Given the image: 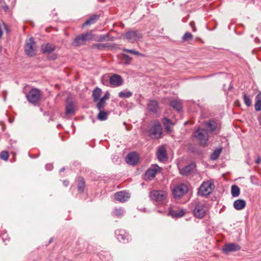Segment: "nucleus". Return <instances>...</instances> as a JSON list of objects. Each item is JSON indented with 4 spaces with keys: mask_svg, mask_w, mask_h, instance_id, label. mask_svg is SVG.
Masks as SVG:
<instances>
[{
    "mask_svg": "<svg viewBox=\"0 0 261 261\" xmlns=\"http://www.w3.org/2000/svg\"><path fill=\"white\" fill-rule=\"evenodd\" d=\"M193 136L199 142L200 145H206L208 140V132L206 129L198 128L194 132Z\"/></svg>",
    "mask_w": 261,
    "mask_h": 261,
    "instance_id": "1",
    "label": "nucleus"
},
{
    "mask_svg": "<svg viewBox=\"0 0 261 261\" xmlns=\"http://www.w3.org/2000/svg\"><path fill=\"white\" fill-rule=\"evenodd\" d=\"M215 185L212 180L203 182L198 189V194L201 196L210 195L214 189Z\"/></svg>",
    "mask_w": 261,
    "mask_h": 261,
    "instance_id": "2",
    "label": "nucleus"
},
{
    "mask_svg": "<svg viewBox=\"0 0 261 261\" xmlns=\"http://www.w3.org/2000/svg\"><path fill=\"white\" fill-rule=\"evenodd\" d=\"M149 136L152 139H159L162 135V128L158 122H154L149 130Z\"/></svg>",
    "mask_w": 261,
    "mask_h": 261,
    "instance_id": "3",
    "label": "nucleus"
},
{
    "mask_svg": "<svg viewBox=\"0 0 261 261\" xmlns=\"http://www.w3.org/2000/svg\"><path fill=\"white\" fill-rule=\"evenodd\" d=\"M24 49L25 54L30 57H33L36 54L37 46L33 38L26 41Z\"/></svg>",
    "mask_w": 261,
    "mask_h": 261,
    "instance_id": "4",
    "label": "nucleus"
},
{
    "mask_svg": "<svg viewBox=\"0 0 261 261\" xmlns=\"http://www.w3.org/2000/svg\"><path fill=\"white\" fill-rule=\"evenodd\" d=\"M28 100L34 105L36 104L40 99L41 92L37 88H32L26 95Z\"/></svg>",
    "mask_w": 261,
    "mask_h": 261,
    "instance_id": "5",
    "label": "nucleus"
},
{
    "mask_svg": "<svg viewBox=\"0 0 261 261\" xmlns=\"http://www.w3.org/2000/svg\"><path fill=\"white\" fill-rule=\"evenodd\" d=\"M55 49V46L50 43L43 44L41 46V50L43 54L47 55L48 59L53 60L57 58V55L53 53Z\"/></svg>",
    "mask_w": 261,
    "mask_h": 261,
    "instance_id": "6",
    "label": "nucleus"
},
{
    "mask_svg": "<svg viewBox=\"0 0 261 261\" xmlns=\"http://www.w3.org/2000/svg\"><path fill=\"white\" fill-rule=\"evenodd\" d=\"M161 168L158 165H152L145 172L144 174V179L146 180H151L155 177L156 174L160 172Z\"/></svg>",
    "mask_w": 261,
    "mask_h": 261,
    "instance_id": "7",
    "label": "nucleus"
},
{
    "mask_svg": "<svg viewBox=\"0 0 261 261\" xmlns=\"http://www.w3.org/2000/svg\"><path fill=\"white\" fill-rule=\"evenodd\" d=\"M205 126L206 130L211 133L217 135L219 133L220 124L217 121L211 120L205 122Z\"/></svg>",
    "mask_w": 261,
    "mask_h": 261,
    "instance_id": "8",
    "label": "nucleus"
},
{
    "mask_svg": "<svg viewBox=\"0 0 261 261\" xmlns=\"http://www.w3.org/2000/svg\"><path fill=\"white\" fill-rule=\"evenodd\" d=\"M207 211V207L206 205L203 203L199 202L196 204L193 213L196 217L201 219L204 216Z\"/></svg>",
    "mask_w": 261,
    "mask_h": 261,
    "instance_id": "9",
    "label": "nucleus"
},
{
    "mask_svg": "<svg viewBox=\"0 0 261 261\" xmlns=\"http://www.w3.org/2000/svg\"><path fill=\"white\" fill-rule=\"evenodd\" d=\"M150 198L158 202H164L167 197V193L165 191H154L150 192Z\"/></svg>",
    "mask_w": 261,
    "mask_h": 261,
    "instance_id": "10",
    "label": "nucleus"
},
{
    "mask_svg": "<svg viewBox=\"0 0 261 261\" xmlns=\"http://www.w3.org/2000/svg\"><path fill=\"white\" fill-rule=\"evenodd\" d=\"M188 186L184 184H180L175 186L172 189V194L175 197H180L188 192Z\"/></svg>",
    "mask_w": 261,
    "mask_h": 261,
    "instance_id": "11",
    "label": "nucleus"
},
{
    "mask_svg": "<svg viewBox=\"0 0 261 261\" xmlns=\"http://www.w3.org/2000/svg\"><path fill=\"white\" fill-rule=\"evenodd\" d=\"M125 36L129 42L135 43L142 38V35L138 31H131L126 32Z\"/></svg>",
    "mask_w": 261,
    "mask_h": 261,
    "instance_id": "12",
    "label": "nucleus"
},
{
    "mask_svg": "<svg viewBox=\"0 0 261 261\" xmlns=\"http://www.w3.org/2000/svg\"><path fill=\"white\" fill-rule=\"evenodd\" d=\"M241 247L239 245L236 243L225 244L223 247L222 250L225 253L227 254L231 252L237 251L240 250Z\"/></svg>",
    "mask_w": 261,
    "mask_h": 261,
    "instance_id": "13",
    "label": "nucleus"
},
{
    "mask_svg": "<svg viewBox=\"0 0 261 261\" xmlns=\"http://www.w3.org/2000/svg\"><path fill=\"white\" fill-rule=\"evenodd\" d=\"M110 83L113 87H118L123 83V80L121 76L114 74L110 77Z\"/></svg>",
    "mask_w": 261,
    "mask_h": 261,
    "instance_id": "14",
    "label": "nucleus"
},
{
    "mask_svg": "<svg viewBox=\"0 0 261 261\" xmlns=\"http://www.w3.org/2000/svg\"><path fill=\"white\" fill-rule=\"evenodd\" d=\"M125 161L128 164L135 165L139 161V156L136 152H130L127 154Z\"/></svg>",
    "mask_w": 261,
    "mask_h": 261,
    "instance_id": "15",
    "label": "nucleus"
},
{
    "mask_svg": "<svg viewBox=\"0 0 261 261\" xmlns=\"http://www.w3.org/2000/svg\"><path fill=\"white\" fill-rule=\"evenodd\" d=\"M115 234L117 237V239L120 242L125 243L128 241L129 236L123 230H117L115 231Z\"/></svg>",
    "mask_w": 261,
    "mask_h": 261,
    "instance_id": "16",
    "label": "nucleus"
},
{
    "mask_svg": "<svg viewBox=\"0 0 261 261\" xmlns=\"http://www.w3.org/2000/svg\"><path fill=\"white\" fill-rule=\"evenodd\" d=\"M129 197V194L125 191H120L115 194V198L117 200L122 202L127 201Z\"/></svg>",
    "mask_w": 261,
    "mask_h": 261,
    "instance_id": "17",
    "label": "nucleus"
},
{
    "mask_svg": "<svg viewBox=\"0 0 261 261\" xmlns=\"http://www.w3.org/2000/svg\"><path fill=\"white\" fill-rule=\"evenodd\" d=\"M156 155L160 161H165L167 159V151L165 147L160 146L158 148L156 152Z\"/></svg>",
    "mask_w": 261,
    "mask_h": 261,
    "instance_id": "18",
    "label": "nucleus"
},
{
    "mask_svg": "<svg viewBox=\"0 0 261 261\" xmlns=\"http://www.w3.org/2000/svg\"><path fill=\"white\" fill-rule=\"evenodd\" d=\"M185 214V211L183 209H177L176 210H170L169 212L172 218H179L182 217Z\"/></svg>",
    "mask_w": 261,
    "mask_h": 261,
    "instance_id": "19",
    "label": "nucleus"
},
{
    "mask_svg": "<svg viewBox=\"0 0 261 261\" xmlns=\"http://www.w3.org/2000/svg\"><path fill=\"white\" fill-rule=\"evenodd\" d=\"M195 165L194 164H190L182 169H180V173L183 175H188L194 168Z\"/></svg>",
    "mask_w": 261,
    "mask_h": 261,
    "instance_id": "20",
    "label": "nucleus"
},
{
    "mask_svg": "<svg viewBox=\"0 0 261 261\" xmlns=\"http://www.w3.org/2000/svg\"><path fill=\"white\" fill-rule=\"evenodd\" d=\"M246 201L243 199H238L233 202V207L237 210H241L246 206Z\"/></svg>",
    "mask_w": 261,
    "mask_h": 261,
    "instance_id": "21",
    "label": "nucleus"
},
{
    "mask_svg": "<svg viewBox=\"0 0 261 261\" xmlns=\"http://www.w3.org/2000/svg\"><path fill=\"white\" fill-rule=\"evenodd\" d=\"M159 108L158 103L154 100H151L148 104V109L153 113L156 112Z\"/></svg>",
    "mask_w": 261,
    "mask_h": 261,
    "instance_id": "22",
    "label": "nucleus"
},
{
    "mask_svg": "<svg viewBox=\"0 0 261 261\" xmlns=\"http://www.w3.org/2000/svg\"><path fill=\"white\" fill-rule=\"evenodd\" d=\"M163 123L165 126V130L168 133L171 132V126L173 125L174 124L170 121V120L168 118H164L163 119Z\"/></svg>",
    "mask_w": 261,
    "mask_h": 261,
    "instance_id": "23",
    "label": "nucleus"
},
{
    "mask_svg": "<svg viewBox=\"0 0 261 261\" xmlns=\"http://www.w3.org/2000/svg\"><path fill=\"white\" fill-rule=\"evenodd\" d=\"M75 112V106L73 102H68L66 106V114H73Z\"/></svg>",
    "mask_w": 261,
    "mask_h": 261,
    "instance_id": "24",
    "label": "nucleus"
},
{
    "mask_svg": "<svg viewBox=\"0 0 261 261\" xmlns=\"http://www.w3.org/2000/svg\"><path fill=\"white\" fill-rule=\"evenodd\" d=\"M170 105L177 111L182 109V103L179 99H174L170 102Z\"/></svg>",
    "mask_w": 261,
    "mask_h": 261,
    "instance_id": "25",
    "label": "nucleus"
},
{
    "mask_svg": "<svg viewBox=\"0 0 261 261\" xmlns=\"http://www.w3.org/2000/svg\"><path fill=\"white\" fill-rule=\"evenodd\" d=\"M101 94V90L99 88L96 87L95 88L92 92V96L93 98V100L94 101H98L99 99H100Z\"/></svg>",
    "mask_w": 261,
    "mask_h": 261,
    "instance_id": "26",
    "label": "nucleus"
},
{
    "mask_svg": "<svg viewBox=\"0 0 261 261\" xmlns=\"http://www.w3.org/2000/svg\"><path fill=\"white\" fill-rule=\"evenodd\" d=\"M98 111L99 112L97 115L98 119L100 121H104L107 120L108 118V113L105 111V110Z\"/></svg>",
    "mask_w": 261,
    "mask_h": 261,
    "instance_id": "27",
    "label": "nucleus"
},
{
    "mask_svg": "<svg viewBox=\"0 0 261 261\" xmlns=\"http://www.w3.org/2000/svg\"><path fill=\"white\" fill-rule=\"evenodd\" d=\"M98 16L97 15H93L90 17L88 19H87L85 23L83 24V27L87 25H90L94 23L96 20L98 19Z\"/></svg>",
    "mask_w": 261,
    "mask_h": 261,
    "instance_id": "28",
    "label": "nucleus"
},
{
    "mask_svg": "<svg viewBox=\"0 0 261 261\" xmlns=\"http://www.w3.org/2000/svg\"><path fill=\"white\" fill-rule=\"evenodd\" d=\"M256 101L255 103V109L257 111L261 110V93H259L256 96Z\"/></svg>",
    "mask_w": 261,
    "mask_h": 261,
    "instance_id": "29",
    "label": "nucleus"
},
{
    "mask_svg": "<svg viewBox=\"0 0 261 261\" xmlns=\"http://www.w3.org/2000/svg\"><path fill=\"white\" fill-rule=\"evenodd\" d=\"M78 186L77 188L80 192H82L84 191L85 188V181L83 178L79 177L78 178Z\"/></svg>",
    "mask_w": 261,
    "mask_h": 261,
    "instance_id": "30",
    "label": "nucleus"
},
{
    "mask_svg": "<svg viewBox=\"0 0 261 261\" xmlns=\"http://www.w3.org/2000/svg\"><path fill=\"white\" fill-rule=\"evenodd\" d=\"M231 194H232V196H233V197L238 196L239 195L240 192L239 188L236 185H233L231 187Z\"/></svg>",
    "mask_w": 261,
    "mask_h": 261,
    "instance_id": "31",
    "label": "nucleus"
},
{
    "mask_svg": "<svg viewBox=\"0 0 261 261\" xmlns=\"http://www.w3.org/2000/svg\"><path fill=\"white\" fill-rule=\"evenodd\" d=\"M84 42L83 41V40L81 38V37L79 35L77 36L75 39L74 40V41L73 42V44L74 46H79L82 45H83L84 44Z\"/></svg>",
    "mask_w": 261,
    "mask_h": 261,
    "instance_id": "32",
    "label": "nucleus"
},
{
    "mask_svg": "<svg viewBox=\"0 0 261 261\" xmlns=\"http://www.w3.org/2000/svg\"><path fill=\"white\" fill-rule=\"evenodd\" d=\"M80 36L83 40L84 43L87 41L91 40L92 39L93 36L92 34L91 33H86L85 34H83Z\"/></svg>",
    "mask_w": 261,
    "mask_h": 261,
    "instance_id": "33",
    "label": "nucleus"
},
{
    "mask_svg": "<svg viewBox=\"0 0 261 261\" xmlns=\"http://www.w3.org/2000/svg\"><path fill=\"white\" fill-rule=\"evenodd\" d=\"M97 101L96 108L98 110H105V106L106 105V101L99 99Z\"/></svg>",
    "mask_w": 261,
    "mask_h": 261,
    "instance_id": "34",
    "label": "nucleus"
},
{
    "mask_svg": "<svg viewBox=\"0 0 261 261\" xmlns=\"http://www.w3.org/2000/svg\"><path fill=\"white\" fill-rule=\"evenodd\" d=\"M221 149H218L214 151L211 156V159L212 160H217L221 152Z\"/></svg>",
    "mask_w": 261,
    "mask_h": 261,
    "instance_id": "35",
    "label": "nucleus"
},
{
    "mask_svg": "<svg viewBox=\"0 0 261 261\" xmlns=\"http://www.w3.org/2000/svg\"><path fill=\"white\" fill-rule=\"evenodd\" d=\"M118 95L121 98H128L132 95V93L130 91L123 92L121 91L119 93Z\"/></svg>",
    "mask_w": 261,
    "mask_h": 261,
    "instance_id": "36",
    "label": "nucleus"
},
{
    "mask_svg": "<svg viewBox=\"0 0 261 261\" xmlns=\"http://www.w3.org/2000/svg\"><path fill=\"white\" fill-rule=\"evenodd\" d=\"M124 213V210L122 208H115L113 211V215L115 216L119 217L122 216Z\"/></svg>",
    "mask_w": 261,
    "mask_h": 261,
    "instance_id": "37",
    "label": "nucleus"
},
{
    "mask_svg": "<svg viewBox=\"0 0 261 261\" xmlns=\"http://www.w3.org/2000/svg\"><path fill=\"white\" fill-rule=\"evenodd\" d=\"M122 50L123 51H126V52H128V53H131V54H132L133 55H135L140 56H144V55L142 54L139 53L138 51L134 50V49H129L124 48V49H123Z\"/></svg>",
    "mask_w": 261,
    "mask_h": 261,
    "instance_id": "38",
    "label": "nucleus"
},
{
    "mask_svg": "<svg viewBox=\"0 0 261 261\" xmlns=\"http://www.w3.org/2000/svg\"><path fill=\"white\" fill-rule=\"evenodd\" d=\"M243 99L244 102L247 106L249 107L251 105L252 102L251 99L245 93L243 94Z\"/></svg>",
    "mask_w": 261,
    "mask_h": 261,
    "instance_id": "39",
    "label": "nucleus"
},
{
    "mask_svg": "<svg viewBox=\"0 0 261 261\" xmlns=\"http://www.w3.org/2000/svg\"><path fill=\"white\" fill-rule=\"evenodd\" d=\"M123 60L126 64H129L132 61V58L126 54H123Z\"/></svg>",
    "mask_w": 261,
    "mask_h": 261,
    "instance_id": "40",
    "label": "nucleus"
},
{
    "mask_svg": "<svg viewBox=\"0 0 261 261\" xmlns=\"http://www.w3.org/2000/svg\"><path fill=\"white\" fill-rule=\"evenodd\" d=\"M96 40L98 41H108L109 40V34H106L104 35H100L98 37Z\"/></svg>",
    "mask_w": 261,
    "mask_h": 261,
    "instance_id": "41",
    "label": "nucleus"
},
{
    "mask_svg": "<svg viewBox=\"0 0 261 261\" xmlns=\"http://www.w3.org/2000/svg\"><path fill=\"white\" fill-rule=\"evenodd\" d=\"M1 158L5 161H7L9 158V154L8 152L3 151L1 153Z\"/></svg>",
    "mask_w": 261,
    "mask_h": 261,
    "instance_id": "42",
    "label": "nucleus"
},
{
    "mask_svg": "<svg viewBox=\"0 0 261 261\" xmlns=\"http://www.w3.org/2000/svg\"><path fill=\"white\" fill-rule=\"evenodd\" d=\"M193 38V35L191 33L187 32L182 37V40L185 41L189 39H191Z\"/></svg>",
    "mask_w": 261,
    "mask_h": 261,
    "instance_id": "43",
    "label": "nucleus"
},
{
    "mask_svg": "<svg viewBox=\"0 0 261 261\" xmlns=\"http://www.w3.org/2000/svg\"><path fill=\"white\" fill-rule=\"evenodd\" d=\"M93 46L98 49H102L105 48L106 47H107V45L105 44H103V43H97V44H94L93 45Z\"/></svg>",
    "mask_w": 261,
    "mask_h": 261,
    "instance_id": "44",
    "label": "nucleus"
},
{
    "mask_svg": "<svg viewBox=\"0 0 261 261\" xmlns=\"http://www.w3.org/2000/svg\"><path fill=\"white\" fill-rule=\"evenodd\" d=\"M109 98H110V94L109 92H107L105 94V95L102 97H101L100 99L106 101V100L109 99Z\"/></svg>",
    "mask_w": 261,
    "mask_h": 261,
    "instance_id": "45",
    "label": "nucleus"
},
{
    "mask_svg": "<svg viewBox=\"0 0 261 261\" xmlns=\"http://www.w3.org/2000/svg\"><path fill=\"white\" fill-rule=\"evenodd\" d=\"M45 168L47 170H51L53 168V166L52 164H47L45 166Z\"/></svg>",
    "mask_w": 261,
    "mask_h": 261,
    "instance_id": "46",
    "label": "nucleus"
},
{
    "mask_svg": "<svg viewBox=\"0 0 261 261\" xmlns=\"http://www.w3.org/2000/svg\"><path fill=\"white\" fill-rule=\"evenodd\" d=\"M194 24V23L193 22H191L190 23V25H191V27L192 28V30L193 31H196V29L195 28H193V25Z\"/></svg>",
    "mask_w": 261,
    "mask_h": 261,
    "instance_id": "47",
    "label": "nucleus"
},
{
    "mask_svg": "<svg viewBox=\"0 0 261 261\" xmlns=\"http://www.w3.org/2000/svg\"><path fill=\"white\" fill-rule=\"evenodd\" d=\"M260 162H261V158L259 156L257 157V159L255 161V163L256 164H259L260 163Z\"/></svg>",
    "mask_w": 261,
    "mask_h": 261,
    "instance_id": "48",
    "label": "nucleus"
},
{
    "mask_svg": "<svg viewBox=\"0 0 261 261\" xmlns=\"http://www.w3.org/2000/svg\"><path fill=\"white\" fill-rule=\"evenodd\" d=\"M68 183H69V182H68V181H67V180H64V181H63V184H64V185L65 186H67L68 185Z\"/></svg>",
    "mask_w": 261,
    "mask_h": 261,
    "instance_id": "49",
    "label": "nucleus"
},
{
    "mask_svg": "<svg viewBox=\"0 0 261 261\" xmlns=\"http://www.w3.org/2000/svg\"><path fill=\"white\" fill-rule=\"evenodd\" d=\"M64 170H65V168H62L60 170V171L61 172H63Z\"/></svg>",
    "mask_w": 261,
    "mask_h": 261,
    "instance_id": "50",
    "label": "nucleus"
},
{
    "mask_svg": "<svg viewBox=\"0 0 261 261\" xmlns=\"http://www.w3.org/2000/svg\"><path fill=\"white\" fill-rule=\"evenodd\" d=\"M2 47L0 45V54L2 53Z\"/></svg>",
    "mask_w": 261,
    "mask_h": 261,
    "instance_id": "51",
    "label": "nucleus"
},
{
    "mask_svg": "<svg viewBox=\"0 0 261 261\" xmlns=\"http://www.w3.org/2000/svg\"><path fill=\"white\" fill-rule=\"evenodd\" d=\"M259 121L260 124H261V117L260 118Z\"/></svg>",
    "mask_w": 261,
    "mask_h": 261,
    "instance_id": "52",
    "label": "nucleus"
},
{
    "mask_svg": "<svg viewBox=\"0 0 261 261\" xmlns=\"http://www.w3.org/2000/svg\"><path fill=\"white\" fill-rule=\"evenodd\" d=\"M52 241H53V238H51V239L50 240V241H49V243L51 242H52Z\"/></svg>",
    "mask_w": 261,
    "mask_h": 261,
    "instance_id": "53",
    "label": "nucleus"
}]
</instances>
